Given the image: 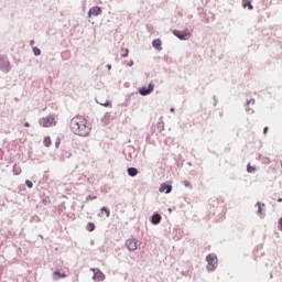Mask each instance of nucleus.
<instances>
[{"label":"nucleus","mask_w":282,"mask_h":282,"mask_svg":"<svg viewBox=\"0 0 282 282\" xmlns=\"http://www.w3.org/2000/svg\"><path fill=\"white\" fill-rule=\"evenodd\" d=\"M70 130L75 135H89L91 133V123L83 116H76L70 120Z\"/></svg>","instance_id":"obj_1"},{"label":"nucleus","mask_w":282,"mask_h":282,"mask_svg":"<svg viewBox=\"0 0 282 282\" xmlns=\"http://www.w3.org/2000/svg\"><path fill=\"white\" fill-rule=\"evenodd\" d=\"M40 124L41 127H44V128L54 127V124H56V119L54 118V116L50 115L47 117L41 118Z\"/></svg>","instance_id":"obj_2"},{"label":"nucleus","mask_w":282,"mask_h":282,"mask_svg":"<svg viewBox=\"0 0 282 282\" xmlns=\"http://www.w3.org/2000/svg\"><path fill=\"white\" fill-rule=\"evenodd\" d=\"M206 261H207V270L209 272L215 271V269L217 268V256L208 254L206 258Z\"/></svg>","instance_id":"obj_3"},{"label":"nucleus","mask_w":282,"mask_h":282,"mask_svg":"<svg viewBox=\"0 0 282 282\" xmlns=\"http://www.w3.org/2000/svg\"><path fill=\"white\" fill-rule=\"evenodd\" d=\"M126 248L130 250V252H134V250H138V239L135 238H129L126 240Z\"/></svg>","instance_id":"obj_4"},{"label":"nucleus","mask_w":282,"mask_h":282,"mask_svg":"<svg viewBox=\"0 0 282 282\" xmlns=\"http://www.w3.org/2000/svg\"><path fill=\"white\" fill-rule=\"evenodd\" d=\"M174 36H177V39H180V41H188V39H191V32L188 31H173Z\"/></svg>","instance_id":"obj_5"},{"label":"nucleus","mask_w":282,"mask_h":282,"mask_svg":"<svg viewBox=\"0 0 282 282\" xmlns=\"http://www.w3.org/2000/svg\"><path fill=\"white\" fill-rule=\"evenodd\" d=\"M153 89H155V86L153 84H149L148 88L147 87L140 88L139 94L141 96H149V94H151Z\"/></svg>","instance_id":"obj_6"},{"label":"nucleus","mask_w":282,"mask_h":282,"mask_svg":"<svg viewBox=\"0 0 282 282\" xmlns=\"http://www.w3.org/2000/svg\"><path fill=\"white\" fill-rule=\"evenodd\" d=\"M101 13L102 9H100V7H93L88 12V17H98Z\"/></svg>","instance_id":"obj_7"},{"label":"nucleus","mask_w":282,"mask_h":282,"mask_svg":"<svg viewBox=\"0 0 282 282\" xmlns=\"http://www.w3.org/2000/svg\"><path fill=\"white\" fill-rule=\"evenodd\" d=\"M171 191H173V186L166 184V183H162L160 186V193H171Z\"/></svg>","instance_id":"obj_8"},{"label":"nucleus","mask_w":282,"mask_h":282,"mask_svg":"<svg viewBox=\"0 0 282 282\" xmlns=\"http://www.w3.org/2000/svg\"><path fill=\"white\" fill-rule=\"evenodd\" d=\"M152 45L155 50H158L159 52L162 51V40L156 39L152 42Z\"/></svg>","instance_id":"obj_9"},{"label":"nucleus","mask_w":282,"mask_h":282,"mask_svg":"<svg viewBox=\"0 0 282 282\" xmlns=\"http://www.w3.org/2000/svg\"><path fill=\"white\" fill-rule=\"evenodd\" d=\"M160 221H162V216L160 214H154L152 216V224L154 226H158V224H160Z\"/></svg>","instance_id":"obj_10"},{"label":"nucleus","mask_w":282,"mask_h":282,"mask_svg":"<svg viewBox=\"0 0 282 282\" xmlns=\"http://www.w3.org/2000/svg\"><path fill=\"white\" fill-rule=\"evenodd\" d=\"M67 275L65 273H61L58 271L53 272V279L58 281V279H65Z\"/></svg>","instance_id":"obj_11"},{"label":"nucleus","mask_w":282,"mask_h":282,"mask_svg":"<svg viewBox=\"0 0 282 282\" xmlns=\"http://www.w3.org/2000/svg\"><path fill=\"white\" fill-rule=\"evenodd\" d=\"M94 281H105V274L102 272L95 273Z\"/></svg>","instance_id":"obj_12"},{"label":"nucleus","mask_w":282,"mask_h":282,"mask_svg":"<svg viewBox=\"0 0 282 282\" xmlns=\"http://www.w3.org/2000/svg\"><path fill=\"white\" fill-rule=\"evenodd\" d=\"M128 175H130V177H135V175H138V169L135 167L128 169Z\"/></svg>","instance_id":"obj_13"},{"label":"nucleus","mask_w":282,"mask_h":282,"mask_svg":"<svg viewBox=\"0 0 282 282\" xmlns=\"http://www.w3.org/2000/svg\"><path fill=\"white\" fill-rule=\"evenodd\" d=\"M243 8H248L249 10H253L252 2L250 0H242Z\"/></svg>","instance_id":"obj_14"},{"label":"nucleus","mask_w":282,"mask_h":282,"mask_svg":"<svg viewBox=\"0 0 282 282\" xmlns=\"http://www.w3.org/2000/svg\"><path fill=\"white\" fill-rule=\"evenodd\" d=\"M105 215H106V217H109L110 212L106 207H102L100 213H99V217H105Z\"/></svg>","instance_id":"obj_15"},{"label":"nucleus","mask_w":282,"mask_h":282,"mask_svg":"<svg viewBox=\"0 0 282 282\" xmlns=\"http://www.w3.org/2000/svg\"><path fill=\"white\" fill-rule=\"evenodd\" d=\"M43 144L46 148L52 147V139L50 137H45L43 140Z\"/></svg>","instance_id":"obj_16"},{"label":"nucleus","mask_w":282,"mask_h":282,"mask_svg":"<svg viewBox=\"0 0 282 282\" xmlns=\"http://www.w3.org/2000/svg\"><path fill=\"white\" fill-rule=\"evenodd\" d=\"M86 230H88V232H94V230H96V225H94V223H88Z\"/></svg>","instance_id":"obj_17"},{"label":"nucleus","mask_w":282,"mask_h":282,"mask_svg":"<svg viewBox=\"0 0 282 282\" xmlns=\"http://www.w3.org/2000/svg\"><path fill=\"white\" fill-rule=\"evenodd\" d=\"M247 171H248L249 173H254V171H257V167H254V166L248 164Z\"/></svg>","instance_id":"obj_18"},{"label":"nucleus","mask_w":282,"mask_h":282,"mask_svg":"<svg viewBox=\"0 0 282 282\" xmlns=\"http://www.w3.org/2000/svg\"><path fill=\"white\" fill-rule=\"evenodd\" d=\"M99 105H101L102 107H111V102L109 100H106L105 102L99 101Z\"/></svg>","instance_id":"obj_19"},{"label":"nucleus","mask_w":282,"mask_h":282,"mask_svg":"<svg viewBox=\"0 0 282 282\" xmlns=\"http://www.w3.org/2000/svg\"><path fill=\"white\" fill-rule=\"evenodd\" d=\"M33 52L35 56H41V50L39 47H33Z\"/></svg>","instance_id":"obj_20"},{"label":"nucleus","mask_w":282,"mask_h":282,"mask_svg":"<svg viewBox=\"0 0 282 282\" xmlns=\"http://www.w3.org/2000/svg\"><path fill=\"white\" fill-rule=\"evenodd\" d=\"M25 184H26V186H28L29 188H32V186H34V184H33L32 181H30V180H26V181H25Z\"/></svg>","instance_id":"obj_21"},{"label":"nucleus","mask_w":282,"mask_h":282,"mask_svg":"<svg viewBox=\"0 0 282 282\" xmlns=\"http://www.w3.org/2000/svg\"><path fill=\"white\" fill-rule=\"evenodd\" d=\"M127 56H129V50H126L124 53L122 54L123 58H127Z\"/></svg>","instance_id":"obj_22"},{"label":"nucleus","mask_w":282,"mask_h":282,"mask_svg":"<svg viewBox=\"0 0 282 282\" xmlns=\"http://www.w3.org/2000/svg\"><path fill=\"white\" fill-rule=\"evenodd\" d=\"M183 184H184V186H186V187L191 186V182H188V181H184Z\"/></svg>","instance_id":"obj_23"},{"label":"nucleus","mask_w":282,"mask_h":282,"mask_svg":"<svg viewBox=\"0 0 282 282\" xmlns=\"http://www.w3.org/2000/svg\"><path fill=\"white\" fill-rule=\"evenodd\" d=\"M279 228H280V230H282V217L279 220Z\"/></svg>","instance_id":"obj_24"},{"label":"nucleus","mask_w":282,"mask_h":282,"mask_svg":"<svg viewBox=\"0 0 282 282\" xmlns=\"http://www.w3.org/2000/svg\"><path fill=\"white\" fill-rule=\"evenodd\" d=\"M258 213H261V204L258 203Z\"/></svg>","instance_id":"obj_25"},{"label":"nucleus","mask_w":282,"mask_h":282,"mask_svg":"<svg viewBox=\"0 0 282 282\" xmlns=\"http://www.w3.org/2000/svg\"><path fill=\"white\" fill-rule=\"evenodd\" d=\"M263 133H264V134L268 133V127H265V128L263 129Z\"/></svg>","instance_id":"obj_26"},{"label":"nucleus","mask_w":282,"mask_h":282,"mask_svg":"<svg viewBox=\"0 0 282 282\" xmlns=\"http://www.w3.org/2000/svg\"><path fill=\"white\" fill-rule=\"evenodd\" d=\"M128 65L129 67L133 66V61H131Z\"/></svg>","instance_id":"obj_27"},{"label":"nucleus","mask_w":282,"mask_h":282,"mask_svg":"<svg viewBox=\"0 0 282 282\" xmlns=\"http://www.w3.org/2000/svg\"><path fill=\"white\" fill-rule=\"evenodd\" d=\"M30 45H31V46H33V45H34V40H32V41L30 42Z\"/></svg>","instance_id":"obj_28"},{"label":"nucleus","mask_w":282,"mask_h":282,"mask_svg":"<svg viewBox=\"0 0 282 282\" xmlns=\"http://www.w3.org/2000/svg\"><path fill=\"white\" fill-rule=\"evenodd\" d=\"M24 127H30V123L25 122V123H24Z\"/></svg>","instance_id":"obj_29"},{"label":"nucleus","mask_w":282,"mask_h":282,"mask_svg":"<svg viewBox=\"0 0 282 282\" xmlns=\"http://www.w3.org/2000/svg\"><path fill=\"white\" fill-rule=\"evenodd\" d=\"M278 202H282V198H279Z\"/></svg>","instance_id":"obj_30"},{"label":"nucleus","mask_w":282,"mask_h":282,"mask_svg":"<svg viewBox=\"0 0 282 282\" xmlns=\"http://www.w3.org/2000/svg\"><path fill=\"white\" fill-rule=\"evenodd\" d=\"M91 199H96V196H95V197H91Z\"/></svg>","instance_id":"obj_31"}]
</instances>
